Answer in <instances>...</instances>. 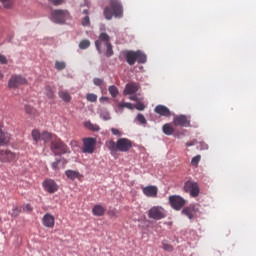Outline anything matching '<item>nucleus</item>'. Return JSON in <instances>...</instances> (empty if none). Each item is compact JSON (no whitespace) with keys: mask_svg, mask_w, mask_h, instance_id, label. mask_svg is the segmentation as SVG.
<instances>
[{"mask_svg":"<svg viewBox=\"0 0 256 256\" xmlns=\"http://www.w3.org/2000/svg\"><path fill=\"white\" fill-rule=\"evenodd\" d=\"M95 47L98 53L105 52L106 57H113V45L111 44V37L109 34L102 32L95 41Z\"/></svg>","mask_w":256,"mask_h":256,"instance_id":"1","label":"nucleus"},{"mask_svg":"<svg viewBox=\"0 0 256 256\" xmlns=\"http://www.w3.org/2000/svg\"><path fill=\"white\" fill-rule=\"evenodd\" d=\"M107 149L111 153L120 151L121 153H127L133 147V142L129 138H120L116 142L113 140H108L105 143Z\"/></svg>","mask_w":256,"mask_h":256,"instance_id":"2","label":"nucleus"},{"mask_svg":"<svg viewBox=\"0 0 256 256\" xmlns=\"http://www.w3.org/2000/svg\"><path fill=\"white\" fill-rule=\"evenodd\" d=\"M108 7L104 8V17L108 21H111L113 17L121 19L123 17V4L119 0H109Z\"/></svg>","mask_w":256,"mask_h":256,"instance_id":"3","label":"nucleus"},{"mask_svg":"<svg viewBox=\"0 0 256 256\" xmlns=\"http://www.w3.org/2000/svg\"><path fill=\"white\" fill-rule=\"evenodd\" d=\"M50 149L54 155H63L69 151V148L59 138H56L51 142Z\"/></svg>","mask_w":256,"mask_h":256,"instance_id":"4","label":"nucleus"},{"mask_svg":"<svg viewBox=\"0 0 256 256\" xmlns=\"http://www.w3.org/2000/svg\"><path fill=\"white\" fill-rule=\"evenodd\" d=\"M19 159V154L12 152L9 149H0L1 163H15Z\"/></svg>","mask_w":256,"mask_h":256,"instance_id":"5","label":"nucleus"},{"mask_svg":"<svg viewBox=\"0 0 256 256\" xmlns=\"http://www.w3.org/2000/svg\"><path fill=\"white\" fill-rule=\"evenodd\" d=\"M149 219H154V221H161V219H165L167 214L165 212V208L161 206H154L148 211Z\"/></svg>","mask_w":256,"mask_h":256,"instance_id":"6","label":"nucleus"},{"mask_svg":"<svg viewBox=\"0 0 256 256\" xmlns=\"http://www.w3.org/2000/svg\"><path fill=\"white\" fill-rule=\"evenodd\" d=\"M183 190L185 193H189L190 197H197L199 193H201V189L199 188V184L195 181L188 180L184 183Z\"/></svg>","mask_w":256,"mask_h":256,"instance_id":"7","label":"nucleus"},{"mask_svg":"<svg viewBox=\"0 0 256 256\" xmlns=\"http://www.w3.org/2000/svg\"><path fill=\"white\" fill-rule=\"evenodd\" d=\"M82 141H83L82 153H88L89 155H93V153H95L97 139L88 137V138H84Z\"/></svg>","mask_w":256,"mask_h":256,"instance_id":"8","label":"nucleus"},{"mask_svg":"<svg viewBox=\"0 0 256 256\" xmlns=\"http://www.w3.org/2000/svg\"><path fill=\"white\" fill-rule=\"evenodd\" d=\"M67 17H69V12L66 10H54L51 13V18L54 23L63 24Z\"/></svg>","mask_w":256,"mask_h":256,"instance_id":"9","label":"nucleus"},{"mask_svg":"<svg viewBox=\"0 0 256 256\" xmlns=\"http://www.w3.org/2000/svg\"><path fill=\"white\" fill-rule=\"evenodd\" d=\"M20 85H27V79L21 75H12L9 82V89H17Z\"/></svg>","mask_w":256,"mask_h":256,"instance_id":"10","label":"nucleus"},{"mask_svg":"<svg viewBox=\"0 0 256 256\" xmlns=\"http://www.w3.org/2000/svg\"><path fill=\"white\" fill-rule=\"evenodd\" d=\"M169 203L173 209L176 211H181V209L185 207L187 200H184L181 196H170Z\"/></svg>","mask_w":256,"mask_h":256,"instance_id":"11","label":"nucleus"},{"mask_svg":"<svg viewBox=\"0 0 256 256\" xmlns=\"http://www.w3.org/2000/svg\"><path fill=\"white\" fill-rule=\"evenodd\" d=\"M173 125L175 127H191V121L187 119V116L179 115L174 117Z\"/></svg>","mask_w":256,"mask_h":256,"instance_id":"12","label":"nucleus"},{"mask_svg":"<svg viewBox=\"0 0 256 256\" xmlns=\"http://www.w3.org/2000/svg\"><path fill=\"white\" fill-rule=\"evenodd\" d=\"M197 213H199V208L194 204L189 205L182 210V215H185L188 219H195Z\"/></svg>","mask_w":256,"mask_h":256,"instance_id":"13","label":"nucleus"},{"mask_svg":"<svg viewBox=\"0 0 256 256\" xmlns=\"http://www.w3.org/2000/svg\"><path fill=\"white\" fill-rule=\"evenodd\" d=\"M43 187L47 193L53 194L59 191V185L55 183V180L47 179L43 182Z\"/></svg>","mask_w":256,"mask_h":256,"instance_id":"14","label":"nucleus"},{"mask_svg":"<svg viewBox=\"0 0 256 256\" xmlns=\"http://www.w3.org/2000/svg\"><path fill=\"white\" fill-rule=\"evenodd\" d=\"M128 65H135L137 63V51L125 50L122 52Z\"/></svg>","mask_w":256,"mask_h":256,"instance_id":"15","label":"nucleus"},{"mask_svg":"<svg viewBox=\"0 0 256 256\" xmlns=\"http://www.w3.org/2000/svg\"><path fill=\"white\" fill-rule=\"evenodd\" d=\"M42 224L48 229H53L55 227V217L50 213H47L43 216Z\"/></svg>","mask_w":256,"mask_h":256,"instance_id":"16","label":"nucleus"},{"mask_svg":"<svg viewBox=\"0 0 256 256\" xmlns=\"http://www.w3.org/2000/svg\"><path fill=\"white\" fill-rule=\"evenodd\" d=\"M154 111L162 117H171V110H169L165 105H157Z\"/></svg>","mask_w":256,"mask_h":256,"instance_id":"17","label":"nucleus"},{"mask_svg":"<svg viewBox=\"0 0 256 256\" xmlns=\"http://www.w3.org/2000/svg\"><path fill=\"white\" fill-rule=\"evenodd\" d=\"M143 193L146 197H157V193H159V189L156 186H146L142 188Z\"/></svg>","mask_w":256,"mask_h":256,"instance_id":"18","label":"nucleus"},{"mask_svg":"<svg viewBox=\"0 0 256 256\" xmlns=\"http://www.w3.org/2000/svg\"><path fill=\"white\" fill-rule=\"evenodd\" d=\"M139 91V85L137 83H128L124 89V95H133Z\"/></svg>","mask_w":256,"mask_h":256,"instance_id":"19","label":"nucleus"},{"mask_svg":"<svg viewBox=\"0 0 256 256\" xmlns=\"http://www.w3.org/2000/svg\"><path fill=\"white\" fill-rule=\"evenodd\" d=\"M9 141H11V134L3 132L0 125V145H8Z\"/></svg>","mask_w":256,"mask_h":256,"instance_id":"20","label":"nucleus"},{"mask_svg":"<svg viewBox=\"0 0 256 256\" xmlns=\"http://www.w3.org/2000/svg\"><path fill=\"white\" fill-rule=\"evenodd\" d=\"M65 165H67L65 158H60L52 163V169L54 171H59L60 169H65Z\"/></svg>","mask_w":256,"mask_h":256,"instance_id":"21","label":"nucleus"},{"mask_svg":"<svg viewBox=\"0 0 256 256\" xmlns=\"http://www.w3.org/2000/svg\"><path fill=\"white\" fill-rule=\"evenodd\" d=\"M92 213L95 215V217H103L105 215V207L97 204L93 207Z\"/></svg>","mask_w":256,"mask_h":256,"instance_id":"22","label":"nucleus"},{"mask_svg":"<svg viewBox=\"0 0 256 256\" xmlns=\"http://www.w3.org/2000/svg\"><path fill=\"white\" fill-rule=\"evenodd\" d=\"M162 131H163L164 135L170 136L175 133V128H173V126H171V124L166 123L163 125Z\"/></svg>","mask_w":256,"mask_h":256,"instance_id":"23","label":"nucleus"},{"mask_svg":"<svg viewBox=\"0 0 256 256\" xmlns=\"http://www.w3.org/2000/svg\"><path fill=\"white\" fill-rule=\"evenodd\" d=\"M65 175L68 179H71L72 181H75V179H79L80 173L75 170H67L65 172Z\"/></svg>","mask_w":256,"mask_h":256,"instance_id":"24","label":"nucleus"},{"mask_svg":"<svg viewBox=\"0 0 256 256\" xmlns=\"http://www.w3.org/2000/svg\"><path fill=\"white\" fill-rule=\"evenodd\" d=\"M58 95H59V98L65 101L66 103H69V101H71V95L69 94V92L65 90H60L58 92Z\"/></svg>","mask_w":256,"mask_h":256,"instance_id":"25","label":"nucleus"},{"mask_svg":"<svg viewBox=\"0 0 256 256\" xmlns=\"http://www.w3.org/2000/svg\"><path fill=\"white\" fill-rule=\"evenodd\" d=\"M136 61L137 63H147V55L141 51H136Z\"/></svg>","mask_w":256,"mask_h":256,"instance_id":"26","label":"nucleus"},{"mask_svg":"<svg viewBox=\"0 0 256 256\" xmlns=\"http://www.w3.org/2000/svg\"><path fill=\"white\" fill-rule=\"evenodd\" d=\"M84 126L86 129H89V131H99L101 128L97 124L91 123V121L84 122Z\"/></svg>","mask_w":256,"mask_h":256,"instance_id":"27","label":"nucleus"},{"mask_svg":"<svg viewBox=\"0 0 256 256\" xmlns=\"http://www.w3.org/2000/svg\"><path fill=\"white\" fill-rule=\"evenodd\" d=\"M130 109L131 111H133V109H135V107L133 106V104H131L130 102H122L118 104V109H120L121 111H123V109Z\"/></svg>","mask_w":256,"mask_h":256,"instance_id":"28","label":"nucleus"},{"mask_svg":"<svg viewBox=\"0 0 256 256\" xmlns=\"http://www.w3.org/2000/svg\"><path fill=\"white\" fill-rule=\"evenodd\" d=\"M40 139L44 141V143H49V141L53 139V134H51V132H43L40 136Z\"/></svg>","mask_w":256,"mask_h":256,"instance_id":"29","label":"nucleus"},{"mask_svg":"<svg viewBox=\"0 0 256 256\" xmlns=\"http://www.w3.org/2000/svg\"><path fill=\"white\" fill-rule=\"evenodd\" d=\"M89 47H91V41H89L88 39H84V40L80 41L79 49H81L83 51L85 49H89Z\"/></svg>","mask_w":256,"mask_h":256,"instance_id":"30","label":"nucleus"},{"mask_svg":"<svg viewBox=\"0 0 256 256\" xmlns=\"http://www.w3.org/2000/svg\"><path fill=\"white\" fill-rule=\"evenodd\" d=\"M31 136L33 141L35 142V145H37V143H39L41 139V132H39V130H33Z\"/></svg>","mask_w":256,"mask_h":256,"instance_id":"31","label":"nucleus"},{"mask_svg":"<svg viewBox=\"0 0 256 256\" xmlns=\"http://www.w3.org/2000/svg\"><path fill=\"white\" fill-rule=\"evenodd\" d=\"M54 91L51 86H46L45 87V95L48 97V99H53L54 97Z\"/></svg>","mask_w":256,"mask_h":256,"instance_id":"32","label":"nucleus"},{"mask_svg":"<svg viewBox=\"0 0 256 256\" xmlns=\"http://www.w3.org/2000/svg\"><path fill=\"white\" fill-rule=\"evenodd\" d=\"M100 117L103 119V121H109L111 120V114L107 110H101Z\"/></svg>","mask_w":256,"mask_h":256,"instance_id":"33","label":"nucleus"},{"mask_svg":"<svg viewBox=\"0 0 256 256\" xmlns=\"http://www.w3.org/2000/svg\"><path fill=\"white\" fill-rule=\"evenodd\" d=\"M0 3L3 4L4 9H12L13 8V0H0Z\"/></svg>","mask_w":256,"mask_h":256,"instance_id":"34","label":"nucleus"},{"mask_svg":"<svg viewBox=\"0 0 256 256\" xmlns=\"http://www.w3.org/2000/svg\"><path fill=\"white\" fill-rule=\"evenodd\" d=\"M66 67H67V63L65 62H61V61L55 62V69H57V71H63V69H65Z\"/></svg>","mask_w":256,"mask_h":256,"instance_id":"35","label":"nucleus"},{"mask_svg":"<svg viewBox=\"0 0 256 256\" xmlns=\"http://www.w3.org/2000/svg\"><path fill=\"white\" fill-rule=\"evenodd\" d=\"M108 91L112 97H117V95H119V89H117L115 85L110 86Z\"/></svg>","mask_w":256,"mask_h":256,"instance_id":"36","label":"nucleus"},{"mask_svg":"<svg viewBox=\"0 0 256 256\" xmlns=\"http://www.w3.org/2000/svg\"><path fill=\"white\" fill-rule=\"evenodd\" d=\"M86 99L90 103H97V95L96 94L89 93V94L86 95Z\"/></svg>","mask_w":256,"mask_h":256,"instance_id":"37","label":"nucleus"},{"mask_svg":"<svg viewBox=\"0 0 256 256\" xmlns=\"http://www.w3.org/2000/svg\"><path fill=\"white\" fill-rule=\"evenodd\" d=\"M199 161H201V155L198 154L192 158L191 165L197 167L199 165Z\"/></svg>","mask_w":256,"mask_h":256,"instance_id":"38","label":"nucleus"},{"mask_svg":"<svg viewBox=\"0 0 256 256\" xmlns=\"http://www.w3.org/2000/svg\"><path fill=\"white\" fill-rule=\"evenodd\" d=\"M19 213H21V208H18L17 206H14L12 208V212H10V215L12 217H19Z\"/></svg>","mask_w":256,"mask_h":256,"instance_id":"39","label":"nucleus"},{"mask_svg":"<svg viewBox=\"0 0 256 256\" xmlns=\"http://www.w3.org/2000/svg\"><path fill=\"white\" fill-rule=\"evenodd\" d=\"M137 121H139L141 125H147V119H145V116L143 114L137 115Z\"/></svg>","mask_w":256,"mask_h":256,"instance_id":"40","label":"nucleus"},{"mask_svg":"<svg viewBox=\"0 0 256 256\" xmlns=\"http://www.w3.org/2000/svg\"><path fill=\"white\" fill-rule=\"evenodd\" d=\"M82 25H83V27H89V25H91V21L89 19V16H85L82 19Z\"/></svg>","mask_w":256,"mask_h":256,"instance_id":"41","label":"nucleus"},{"mask_svg":"<svg viewBox=\"0 0 256 256\" xmlns=\"http://www.w3.org/2000/svg\"><path fill=\"white\" fill-rule=\"evenodd\" d=\"M25 112L28 115H33V113H35V108L27 105V106H25Z\"/></svg>","mask_w":256,"mask_h":256,"instance_id":"42","label":"nucleus"},{"mask_svg":"<svg viewBox=\"0 0 256 256\" xmlns=\"http://www.w3.org/2000/svg\"><path fill=\"white\" fill-rule=\"evenodd\" d=\"M135 109H137L138 111H144L145 110V104L138 102L135 104L134 106Z\"/></svg>","mask_w":256,"mask_h":256,"instance_id":"43","label":"nucleus"},{"mask_svg":"<svg viewBox=\"0 0 256 256\" xmlns=\"http://www.w3.org/2000/svg\"><path fill=\"white\" fill-rule=\"evenodd\" d=\"M111 133L116 137H121V135H123V133L117 128H111Z\"/></svg>","mask_w":256,"mask_h":256,"instance_id":"44","label":"nucleus"},{"mask_svg":"<svg viewBox=\"0 0 256 256\" xmlns=\"http://www.w3.org/2000/svg\"><path fill=\"white\" fill-rule=\"evenodd\" d=\"M93 83H94V85H96L97 87H101V85H103V79H101V78H94V79H93Z\"/></svg>","mask_w":256,"mask_h":256,"instance_id":"45","label":"nucleus"},{"mask_svg":"<svg viewBox=\"0 0 256 256\" xmlns=\"http://www.w3.org/2000/svg\"><path fill=\"white\" fill-rule=\"evenodd\" d=\"M48 1L55 6L63 5V3H65V0H48Z\"/></svg>","mask_w":256,"mask_h":256,"instance_id":"46","label":"nucleus"},{"mask_svg":"<svg viewBox=\"0 0 256 256\" xmlns=\"http://www.w3.org/2000/svg\"><path fill=\"white\" fill-rule=\"evenodd\" d=\"M0 63L1 65H7L8 63L7 58L2 54H0Z\"/></svg>","mask_w":256,"mask_h":256,"instance_id":"47","label":"nucleus"},{"mask_svg":"<svg viewBox=\"0 0 256 256\" xmlns=\"http://www.w3.org/2000/svg\"><path fill=\"white\" fill-rule=\"evenodd\" d=\"M197 143H199V141H197L196 139L190 141V142H187L186 143V147H193V145H197Z\"/></svg>","mask_w":256,"mask_h":256,"instance_id":"48","label":"nucleus"},{"mask_svg":"<svg viewBox=\"0 0 256 256\" xmlns=\"http://www.w3.org/2000/svg\"><path fill=\"white\" fill-rule=\"evenodd\" d=\"M199 143V145H200V149L201 150H205V149H208V145H207V143H205V142H203V141H200V142H198Z\"/></svg>","mask_w":256,"mask_h":256,"instance_id":"49","label":"nucleus"},{"mask_svg":"<svg viewBox=\"0 0 256 256\" xmlns=\"http://www.w3.org/2000/svg\"><path fill=\"white\" fill-rule=\"evenodd\" d=\"M164 251H173V246L169 244H163Z\"/></svg>","mask_w":256,"mask_h":256,"instance_id":"50","label":"nucleus"},{"mask_svg":"<svg viewBox=\"0 0 256 256\" xmlns=\"http://www.w3.org/2000/svg\"><path fill=\"white\" fill-rule=\"evenodd\" d=\"M70 145H71V147H79V142H77L76 140H72L70 142Z\"/></svg>","mask_w":256,"mask_h":256,"instance_id":"51","label":"nucleus"},{"mask_svg":"<svg viewBox=\"0 0 256 256\" xmlns=\"http://www.w3.org/2000/svg\"><path fill=\"white\" fill-rule=\"evenodd\" d=\"M130 101H136L139 102V98L137 97V95H132L129 97Z\"/></svg>","mask_w":256,"mask_h":256,"instance_id":"52","label":"nucleus"},{"mask_svg":"<svg viewBox=\"0 0 256 256\" xmlns=\"http://www.w3.org/2000/svg\"><path fill=\"white\" fill-rule=\"evenodd\" d=\"M25 209H26V211H33V207H31V205H29V204H27L25 206Z\"/></svg>","mask_w":256,"mask_h":256,"instance_id":"53","label":"nucleus"},{"mask_svg":"<svg viewBox=\"0 0 256 256\" xmlns=\"http://www.w3.org/2000/svg\"><path fill=\"white\" fill-rule=\"evenodd\" d=\"M100 101H109V98H107V97H101V98H100Z\"/></svg>","mask_w":256,"mask_h":256,"instance_id":"54","label":"nucleus"},{"mask_svg":"<svg viewBox=\"0 0 256 256\" xmlns=\"http://www.w3.org/2000/svg\"><path fill=\"white\" fill-rule=\"evenodd\" d=\"M84 15H89V10H83Z\"/></svg>","mask_w":256,"mask_h":256,"instance_id":"55","label":"nucleus"},{"mask_svg":"<svg viewBox=\"0 0 256 256\" xmlns=\"http://www.w3.org/2000/svg\"><path fill=\"white\" fill-rule=\"evenodd\" d=\"M4 75L3 72L0 71V79H3Z\"/></svg>","mask_w":256,"mask_h":256,"instance_id":"56","label":"nucleus"}]
</instances>
